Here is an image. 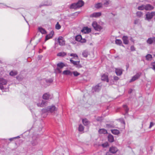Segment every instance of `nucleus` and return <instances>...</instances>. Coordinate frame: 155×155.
<instances>
[{"label": "nucleus", "mask_w": 155, "mask_h": 155, "mask_svg": "<svg viewBox=\"0 0 155 155\" xmlns=\"http://www.w3.org/2000/svg\"><path fill=\"white\" fill-rule=\"evenodd\" d=\"M57 108L55 107L54 106H48L47 109H43L42 110V112L43 113H45L47 112H49L52 113L54 111H56Z\"/></svg>", "instance_id": "obj_1"}, {"label": "nucleus", "mask_w": 155, "mask_h": 155, "mask_svg": "<svg viewBox=\"0 0 155 155\" xmlns=\"http://www.w3.org/2000/svg\"><path fill=\"white\" fill-rule=\"evenodd\" d=\"M146 18L145 19L150 21L152 18L153 16H155V12H148L145 15Z\"/></svg>", "instance_id": "obj_2"}, {"label": "nucleus", "mask_w": 155, "mask_h": 155, "mask_svg": "<svg viewBox=\"0 0 155 155\" xmlns=\"http://www.w3.org/2000/svg\"><path fill=\"white\" fill-rule=\"evenodd\" d=\"M72 58L70 60L71 63L78 68H81L82 66L80 64V61H74L72 59V58Z\"/></svg>", "instance_id": "obj_3"}, {"label": "nucleus", "mask_w": 155, "mask_h": 155, "mask_svg": "<svg viewBox=\"0 0 155 155\" xmlns=\"http://www.w3.org/2000/svg\"><path fill=\"white\" fill-rule=\"evenodd\" d=\"M7 81L3 78H0V89L2 90V91L4 90V88L3 86L4 85L7 84Z\"/></svg>", "instance_id": "obj_4"}, {"label": "nucleus", "mask_w": 155, "mask_h": 155, "mask_svg": "<svg viewBox=\"0 0 155 155\" xmlns=\"http://www.w3.org/2000/svg\"><path fill=\"white\" fill-rule=\"evenodd\" d=\"M92 25L94 28L97 31H100L102 29V27L100 25L97 24L96 21H94L93 22Z\"/></svg>", "instance_id": "obj_5"}, {"label": "nucleus", "mask_w": 155, "mask_h": 155, "mask_svg": "<svg viewBox=\"0 0 155 155\" xmlns=\"http://www.w3.org/2000/svg\"><path fill=\"white\" fill-rule=\"evenodd\" d=\"M92 25L94 28L97 31H100L102 29V27L100 25L97 24L96 21H94L93 22Z\"/></svg>", "instance_id": "obj_6"}, {"label": "nucleus", "mask_w": 155, "mask_h": 155, "mask_svg": "<svg viewBox=\"0 0 155 155\" xmlns=\"http://www.w3.org/2000/svg\"><path fill=\"white\" fill-rule=\"evenodd\" d=\"M47 105V102L46 101L41 100L40 102L37 104V105L38 107H43Z\"/></svg>", "instance_id": "obj_7"}, {"label": "nucleus", "mask_w": 155, "mask_h": 155, "mask_svg": "<svg viewBox=\"0 0 155 155\" xmlns=\"http://www.w3.org/2000/svg\"><path fill=\"white\" fill-rule=\"evenodd\" d=\"M75 40L76 41H80L81 43H84L86 41V40L84 39H82L81 35H80L76 36Z\"/></svg>", "instance_id": "obj_8"}, {"label": "nucleus", "mask_w": 155, "mask_h": 155, "mask_svg": "<svg viewBox=\"0 0 155 155\" xmlns=\"http://www.w3.org/2000/svg\"><path fill=\"white\" fill-rule=\"evenodd\" d=\"M141 75V73H137L136 75L132 77L131 79L130 80V82H132L135 81L140 77Z\"/></svg>", "instance_id": "obj_9"}, {"label": "nucleus", "mask_w": 155, "mask_h": 155, "mask_svg": "<svg viewBox=\"0 0 155 155\" xmlns=\"http://www.w3.org/2000/svg\"><path fill=\"white\" fill-rule=\"evenodd\" d=\"M147 43L150 45L155 43V37L150 38L147 41Z\"/></svg>", "instance_id": "obj_10"}, {"label": "nucleus", "mask_w": 155, "mask_h": 155, "mask_svg": "<svg viewBox=\"0 0 155 155\" xmlns=\"http://www.w3.org/2000/svg\"><path fill=\"white\" fill-rule=\"evenodd\" d=\"M52 97V96L51 95L48 93H46L44 94L43 96V98L45 100H48L51 99Z\"/></svg>", "instance_id": "obj_11"}, {"label": "nucleus", "mask_w": 155, "mask_h": 155, "mask_svg": "<svg viewBox=\"0 0 155 155\" xmlns=\"http://www.w3.org/2000/svg\"><path fill=\"white\" fill-rule=\"evenodd\" d=\"M154 7L150 4L145 5V10L146 11H150L153 10Z\"/></svg>", "instance_id": "obj_12"}, {"label": "nucleus", "mask_w": 155, "mask_h": 155, "mask_svg": "<svg viewBox=\"0 0 155 155\" xmlns=\"http://www.w3.org/2000/svg\"><path fill=\"white\" fill-rule=\"evenodd\" d=\"M58 40L60 45L62 46L65 45V41L63 37H59L58 39Z\"/></svg>", "instance_id": "obj_13"}, {"label": "nucleus", "mask_w": 155, "mask_h": 155, "mask_svg": "<svg viewBox=\"0 0 155 155\" xmlns=\"http://www.w3.org/2000/svg\"><path fill=\"white\" fill-rule=\"evenodd\" d=\"M101 15V12H94L90 15V17L92 18H97L100 17Z\"/></svg>", "instance_id": "obj_14"}, {"label": "nucleus", "mask_w": 155, "mask_h": 155, "mask_svg": "<svg viewBox=\"0 0 155 155\" xmlns=\"http://www.w3.org/2000/svg\"><path fill=\"white\" fill-rule=\"evenodd\" d=\"M123 71V70L120 68H115V73L118 76L121 75Z\"/></svg>", "instance_id": "obj_15"}, {"label": "nucleus", "mask_w": 155, "mask_h": 155, "mask_svg": "<svg viewBox=\"0 0 155 155\" xmlns=\"http://www.w3.org/2000/svg\"><path fill=\"white\" fill-rule=\"evenodd\" d=\"M91 30L90 28L87 27H84L81 30V32L84 33H87L90 32Z\"/></svg>", "instance_id": "obj_16"}, {"label": "nucleus", "mask_w": 155, "mask_h": 155, "mask_svg": "<svg viewBox=\"0 0 155 155\" xmlns=\"http://www.w3.org/2000/svg\"><path fill=\"white\" fill-rule=\"evenodd\" d=\"M101 86L99 84H98L92 88V90L95 92H98L101 89Z\"/></svg>", "instance_id": "obj_17"}, {"label": "nucleus", "mask_w": 155, "mask_h": 155, "mask_svg": "<svg viewBox=\"0 0 155 155\" xmlns=\"http://www.w3.org/2000/svg\"><path fill=\"white\" fill-rule=\"evenodd\" d=\"M124 43L125 45H127L129 43V40L128 37L127 36H124L122 38Z\"/></svg>", "instance_id": "obj_18"}, {"label": "nucleus", "mask_w": 155, "mask_h": 155, "mask_svg": "<svg viewBox=\"0 0 155 155\" xmlns=\"http://www.w3.org/2000/svg\"><path fill=\"white\" fill-rule=\"evenodd\" d=\"M101 79L102 80L106 81L108 82V75L107 74H104L101 76Z\"/></svg>", "instance_id": "obj_19"}, {"label": "nucleus", "mask_w": 155, "mask_h": 155, "mask_svg": "<svg viewBox=\"0 0 155 155\" xmlns=\"http://www.w3.org/2000/svg\"><path fill=\"white\" fill-rule=\"evenodd\" d=\"M57 66L58 67L57 69L59 71V69H58V68L61 69L64 67L66 65L63 63L60 62L57 64Z\"/></svg>", "instance_id": "obj_20"}, {"label": "nucleus", "mask_w": 155, "mask_h": 155, "mask_svg": "<svg viewBox=\"0 0 155 155\" xmlns=\"http://www.w3.org/2000/svg\"><path fill=\"white\" fill-rule=\"evenodd\" d=\"M117 151V148L115 147H112L110 148L109 151L111 153H115Z\"/></svg>", "instance_id": "obj_21"}, {"label": "nucleus", "mask_w": 155, "mask_h": 155, "mask_svg": "<svg viewBox=\"0 0 155 155\" xmlns=\"http://www.w3.org/2000/svg\"><path fill=\"white\" fill-rule=\"evenodd\" d=\"M63 74L65 75H69L71 76L72 74V72L69 70H66L63 71Z\"/></svg>", "instance_id": "obj_22"}, {"label": "nucleus", "mask_w": 155, "mask_h": 155, "mask_svg": "<svg viewBox=\"0 0 155 155\" xmlns=\"http://www.w3.org/2000/svg\"><path fill=\"white\" fill-rule=\"evenodd\" d=\"M62 154L63 155H69L68 149L66 148L64 149Z\"/></svg>", "instance_id": "obj_23"}, {"label": "nucleus", "mask_w": 155, "mask_h": 155, "mask_svg": "<svg viewBox=\"0 0 155 155\" xmlns=\"http://www.w3.org/2000/svg\"><path fill=\"white\" fill-rule=\"evenodd\" d=\"M78 8L82 7L84 4L83 2L82 1H79L77 3H76Z\"/></svg>", "instance_id": "obj_24"}, {"label": "nucleus", "mask_w": 155, "mask_h": 155, "mask_svg": "<svg viewBox=\"0 0 155 155\" xmlns=\"http://www.w3.org/2000/svg\"><path fill=\"white\" fill-rule=\"evenodd\" d=\"M54 31H51V35H47L45 37V41H46L50 38H52V36L53 34Z\"/></svg>", "instance_id": "obj_25"}, {"label": "nucleus", "mask_w": 155, "mask_h": 155, "mask_svg": "<svg viewBox=\"0 0 155 155\" xmlns=\"http://www.w3.org/2000/svg\"><path fill=\"white\" fill-rule=\"evenodd\" d=\"M17 72L16 71H12L9 73L10 75L12 76H14L16 75L17 74Z\"/></svg>", "instance_id": "obj_26"}, {"label": "nucleus", "mask_w": 155, "mask_h": 155, "mask_svg": "<svg viewBox=\"0 0 155 155\" xmlns=\"http://www.w3.org/2000/svg\"><path fill=\"white\" fill-rule=\"evenodd\" d=\"M146 60L148 61H150L152 60V57L151 54H148L146 56Z\"/></svg>", "instance_id": "obj_27"}, {"label": "nucleus", "mask_w": 155, "mask_h": 155, "mask_svg": "<svg viewBox=\"0 0 155 155\" xmlns=\"http://www.w3.org/2000/svg\"><path fill=\"white\" fill-rule=\"evenodd\" d=\"M111 132L112 134L115 135H117L120 133L119 131L117 129L111 130Z\"/></svg>", "instance_id": "obj_28"}, {"label": "nucleus", "mask_w": 155, "mask_h": 155, "mask_svg": "<svg viewBox=\"0 0 155 155\" xmlns=\"http://www.w3.org/2000/svg\"><path fill=\"white\" fill-rule=\"evenodd\" d=\"M108 141L110 142H112L114 141V139L113 136L111 134H109L108 136Z\"/></svg>", "instance_id": "obj_29"}, {"label": "nucleus", "mask_w": 155, "mask_h": 155, "mask_svg": "<svg viewBox=\"0 0 155 155\" xmlns=\"http://www.w3.org/2000/svg\"><path fill=\"white\" fill-rule=\"evenodd\" d=\"M99 133L100 134H105L107 133V130L104 129H100L98 131Z\"/></svg>", "instance_id": "obj_30"}, {"label": "nucleus", "mask_w": 155, "mask_h": 155, "mask_svg": "<svg viewBox=\"0 0 155 155\" xmlns=\"http://www.w3.org/2000/svg\"><path fill=\"white\" fill-rule=\"evenodd\" d=\"M82 121L83 124L85 126L88 125L89 124V121L86 119H83Z\"/></svg>", "instance_id": "obj_31"}, {"label": "nucleus", "mask_w": 155, "mask_h": 155, "mask_svg": "<svg viewBox=\"0 0 155 155\" xmlns=\"http://www.w3.org/2000/svg\"><path fill=\"white\" fill-rule=\"evenodd\" d=\"M38 31L42 34H45L46 33V31L41 27H39L38 28Z\"/></svg>", "instance_id": "obj_32"}, {"label": "nucleus", "mask_w": 155, "mask_h": 155, "mask_svg": "<svg viewBox=\"0 0 155 155\" xmlns=\"http://www.w3.org/2000/svg\"><path fill=\"white\" fill-rule=\"evenodd\" d=\"M136 14L137 17L139 18L142 17L143 15V14L142 12L140 11H138L136 12Z\"/></svg>", "instance_id": "obj_33"}, {"label": "nucleus", "mask_w": 155, "mask_h": 155, "mask_svg": "<svg viewBox=\"0 0 155 155\" xmlns=\"http://www.w3.org/2000/svg\"><path fill=\"white\" fill-rule=\"evenodd\" d=\"M70 8H71L76 9L78 8V7L76 3H74L71 5Z\"/></svg>", "instance_id": "obj_34"}, {"label": "nucleus", "mask_w": 155, "mask_h": 155, "mask_svg": "<svg viewBox=\"0 0 155 155\" xmlns=\"http://www.w3.org/2000/svg\"><path fill=\"white\" fill-rule=\"evenodd\" d=\"M66 53L64 52H61L58 53L57 55L58 56L63 57L66 55Z\"/></svg>", "instance_id": "obj_35"}, {"label": "nucleus", "mask_w": 155, "mask_h": 155, "mask_svg": "<svg viewBox=\"0 0 155 155\" xmlns=\"http://www.w3.org/2000/svg\"><path fill=\"white\" fill-rule=\"evenodd\" d=\"M115 43L117 45H120L122 43V42L121 40L117 39L115 40Z\"/></svg>", "instance_id": "obj_36"}, {"label": "nucleus", "mask_w": 155, "mask_h": 155, "mask_svg": "<svg viewBox=\"0 0 155 155\" xmlns=\"http://www.w3.org/2000/svg\"><path fill=\"white\" fill-rule=\"evenodd\" d=\"M102 4L101 3H98L95 5V7L97 8H99L102 7Z\"/></svg>", "instance_id": "obj_37"}, {"label": "nucleus", "mask_w": 155, "mask_h": 155, "mask_svg": "<svg viewBox=\"0 0 155 155\" xmlns=\"http://www.w3.org/2000/svg\"><path fill=\"white\" fill-rule=\"evenodd\" d=\"M84 130V127L83 126L81 125H79L78 127V130L79 131H83Z\"/></svg>", "instance_id": "obj_38"}, {"label": "nucleus", "mask_w": 155, "mask_h": 155, "mask_svg": "<svg viewBox=\"0 0 155 155\" xmlns=\"http://www.w3.org/2000/svg\"><path fill=\"white\" fill-rule=\"evenodd\" d=\"M68 55H70L71 56L73 57L76 58V59H78V56L77 54H76L72 53L71 54H68Z\"/></svg>", "instance_id": "obj_39"}, {"label": "nucleus", "mask_w": 155, "mask_h": 155, "mask_svg": "<svg viewBox=\"0 0 155 155\" xmlns=\"http://www.w3.org/2000/svg\"><path fill=\"white\" fill-rule=\"evenodd\" d=\"M138 9L140 10H143L145 9V5H142L138 7Z\"/></svg>", "instance_id": "obj_40"}, {"label": "nucleus", "mask_w": 155, "mask_h": 155, "mask_svg": "<svg viewBox=\"0 0 155 155\" xmlns=\"http://www.w3.org/2000/svg\"><path fill=\"white\" fill-rule=\"evenodd\" d=\"M110 2V1L109 0H105L104 1V5L105 6H107Z\"/></svg>", "instance_id": "obj_41"}, {"label": "nucleus", "mask_w": 155, "mask_h": 155, "mask_svg": "<svg viewBox=\"0 0 155 155\" xmlns=\"http://www.w3.org/2000/svg\"><path fill=\"white\" fill-rule=\"evenodd\" d=\"M55 28L59 30L61 28V26L59 25L58 22H57L55 25Z\"/></svg>", "instance_id": "obj_42"}, {"label": "nucleus", "mask_w": 155, "mask_h": 155, "mask_svg": "<svg viewBox=\"0 0 155 155\" xmlns=\"http://www.w3.org/2000/svg\"><path fill=\"white\" fill-rule=\"evenodd\" d=\"M82 55L84 57H87L88 55V52L86 51H84L82 53Z\"/></svg>", "instance_id": "obj_43"}, {"label": "nucleus", "mask_w": 155, "mask_h": 155, "mask_svg": "<svg viewBox=\"0 0 155 155\" xmlns=\"http://www.w3.org/2000/svg\"><path fill=\"white\" fill-rule=\"evenodd\" d=\"M123 107L126 111V113H127L129 110V108H128L127 106L126 105H124Z\"/></svg>", "instance_id": "obj_44"}, {"label": "nucleus", "mask_w": 155, "mask_h": 155, "mask_svg": "<svg viewBox=\"0 0 155 155\" xmlns=\"http://www.w3.org/2000/svg\"><path fill=\"white\" fill-rule=\"evenodd\" d=\"M72 74H73L75 76H77L80 74L77 71L72 72Z\"/></svg>", "instance_id": "obj_45"}, {"label": "nucleus", "mask_w": 155, "mask_h": 155, "mask_svg": "<svg viewBox=\"0 0 155 155\" xmlns=\"http://www.w3.org/2000/svg\"><path fill=\"white\" fill-rule=\"evenodd\" d=\"M151 65L152 66V68L155 71V62L152 63Z\"/></svg>", "instance_id": "obj_46"}, {"label": "nucleus", "mask_w": 155, "mask_h": 155, "mask_svg": "<svg viewBox=\"0 0 155 155\" xmlns=\"http://www.w3.org/2000/svg\"><path fill=\"white\" fill-rule=\"evenodd\" d=\"M38 143L37 141L36 140L33 141L31 142V144L32 145L34 146L36 145Z\"/></svg>", "instance_id": "obj_47"}, {"label": "nucleus", "mask_w": 155, "mask_h": 155, "mask_svg": "<svg viewBox=\"0 0 155 155\" xmlns=\"http://www.w3.org/2000/svg\"><path fill=\"white\" fill-rule=\"evenodd\" d=\"M102 146L104 147H105L109 146L107 142L105 143L102 145Z\"/></svg>", "instance_id": "obj_48"}, {"label": "nucleus", "mask_w": 155, "mask_h": 155, "mask_svg": "<svg viewBox=\"0 0 155 155\" xmlns=\"http://www.w3.org/2000/svg\"><path fill=\"white\" fill-rule=\"evenodd\" d=\"M51 4H52L51 3V2L49 4H43V5H40L39 7H41V6H44V5H45V6L50 5H51Z\"/></svg>", "instance_id": "obj_49"}, {"label": "nucleus", "mask_w": 155, "mask_h": 155, "mask_svg": "<svg viewBox=\"0 0 155 155\" xmlns=\"http://www.w3.org/2000/svg\"><path fill=\"white\" fill-rule=\"evenodd\" d=\"M96 120L98 121H100L102 120V118L101 117H98L97 118Z\"/></svg>", "instance_id": "obj_50"}, {"label": "nucleus", "mask_w": 155, "mask_h": 155, "mask_svg": "<svg viewBox=\"0 0 155 155\" xmlns=\"http://www.w3.org/2000/svg\"><path fill=\"white\" fill-rule=\"evenodd\" d=\"M154 125V124L152 122H150V126L149 127V128H150L153 126Z\"/></svg>", "instance_id": "obj_51"}, {"label": "nucleus", "mask_w": 155, "mask_h": 155, "mask_svg": "<svg viewBox=\"0 0 155 155\" xmlns=\"http://www.w3.org/2000/svg\"><path fill=\"white\" fill-rule=\"evenodd\" d=\"M114 80H115L116 81H117L119 80V78L117 76H114Z\"/></svg>", "instance_id": "obj_52"}, {"label": "nucleus", "mask_w": 155, "mask_h": 155, "mask_svg": "<svg viewBox=\"0 0 155 155\" xmlns=\"http://www.w3.org/2000/svg\"><path fill=\"white\" fill-rule=\"evenodd\" d=\"M139 23V20L138 19H136L134 21V23L135 24H137Z\"/></svg>", "instance_id": "obj_53"}, {"label": "nucleus", "mask_w": 155, "mask_h": 155, "mask_svg": "<svg viewBox=\"0 0 155 155\" xmlns=\"http://www.w3.org/2000/svg\"><path fill=\"white\" fill-rule=\"evenodd\" d=\"M47 82H48L49 83H51L53 81V80L51 79H50L47 80Z\"/></svg>", "instance_id": "obj_54"}, {"label": "nucleus", "mask_w": 155, "mask_h": 155, "mask_svg": "<svg viewBox=\"0 0 155 155\" xmlns=\"http://www.w3.org/2000/svg\"><path fill=\"white\" fill-rule=\"evenodd\" d=\"M130 49L131 51H134L135 50L134 48V46H131L130 47Z\"/></svg>", "instance_id": "obj_55"}, {"label": "nucleus", "mask_w": 155, "mask_h": 155, "mask_svg": "<svg viewBox=\"0 0 155 155\" xmlns=\"http://www.w3.org/2000/svg\"><path fill=\"white\" fill-rule=\"evenodd\" d=\"M79 12H77L74 13V15H75L77 16L78 14H79Z\"/></svg>", "instance_id": "obj_56"}, {"label": "nucleus", "mask_w": 155, "mask_h": 155, "mask_svg": "<svg viewBox=\"0 0 155 155\" xmlns=\"http://www.w3.org/2000/svg\"><path fill=\"white\" fill-rule=\"evenodd\" d=\"M18 138H19V137H19V136H18V137H14V138H10V139H9V140H11V141H12V140H13V139L16 138H18Z\"/></svg>", "instance_id": "obj_57"}, {"label": "nucleus", "mask_w": 155, "mask_h": 155, "mask_svg": "<svg viewBox=\"0 0 155 155\" xmlns=\"http://www.w3.org/2000/svg\"><path fill=\"white\" fill-rule=\"evenodd\" d=\"M1 6L2 7H5L6 6L3 4H2L1 5Z\"/></svg>", "instance_id": "obj_58"}, {"label": "nucleus", "mask_w": 155, "mask_h": 155, "mask_svg": "<svg viewBox=\"0 0 155 155\" xmlns=\"http://www.w3.org/2000/svg\"><path fill=\"white\" fill-rule=\"evenodd\" d=\"M132 91V90H130V91H129L128 92L129 93H130Z\"/></svg>", "instance_id": "obj_59"}, {"label": "nucleus", "mask_w": 155, "mask_h": 155, "mask_svg": "<svg viewBox=\"0 0 155 155\" xmlns=\"http://www.w3.org/2000/svg\"><path fill=\"white\" fill-rule=\"evenodd\" d=\"M43 48L44 49H46V47L43 46Z\"/></svg>", "instance_id": "obj_60"}]
</instances>
